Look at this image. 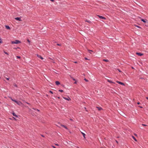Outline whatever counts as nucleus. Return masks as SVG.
Wrapping results in <instances>:
<instances>
[{
    "label": "nucleus",
    "instance_id": "f257e3e1",
    "mask_svg": "<svg viewBox=\"0 0 148 148\" xmlns=\"http://www.w3.org/2000/svg\"><path fill=\"white\" fill-rule=\"evenodd\" d=\"M21 42L19 40H15V41H12L11 42V43L12 44H18L20 43Z\"/></svg>",
    "mask_w": 148,
    "mask_h": 148
},
{
    "label": "nucleus",
    "instance_id": "f03ea898",
    "mask_svg": "<svg viewBox=\"0 0 148 148\" xmlns=\"http://www.w3.org/2000/svg\"><path fill=\"white\" fill-rule=\"evenodd\" d=\"M16 103H17L18 105L20 106H21V105L22 104V103L20 101H17Z\"/></svg>",
    "mask_w": 148,
    "mask_h": 148
},
{
    "label": "nucleus",
    "instance_id": "7ed1b4c3",
    "mask_svg": "<svg viewBox=\"0 0 148 148\" xmlns=\"http://www.w3.org/2000/svg\"><path fill=\"white\" fill-rule=\"evenodd\" d=\"M63 98L64 99H65L66 100L68 101H69L71 100V99H70V98H69V97H68L67 98H66V97H63Z\"/></svg>",
    "mask_w": 148,
    "mask_h": 148
},
{
    "label": "nucleus",
    "instance_id": "20e7f679",
    "mask_svg": "<svg viewBox=\"0 0 148 148\" xmlns=\"http://www.w3.org/2000/svg\"><path fill=\"white\" fill-rule=\"evenodd\" d=\"M98 17L102 19H106V18L105 17L100 15H98Z\"/></svg>",
    "mask_w": 148,
    "mask_h": 148
},
{
    "label": "nucleus",
    "instance_id": "39448f33",
    "mask_svg": "<svg viewBox=\"0 0 148 148\" xmlns=\"http://www.w3.org/2000/svg\"><path fill=\"white\" fill-rule=\"evenodd\" d=\"M15 19L18 20L19 21H22L21 17H16L15 18Z\"/></svg>",
    "mask_w": 148,
    "mask_h": 148
},
{
    "label": "nucleus",
    "instance_id": "423d86ee",
    "mask_svg": "<svg viewBox=\"0 0 148 148\" xmlns=\"http://www.w3.org/2000/svg\"><path fill=\"white\" fill-rule=\"evenodd\" d=\"M37 56L38 58L41 59L42 60H43V57H42L41 56L39 55L38 54H37Z\"/></svg>",
    "mask_w": 148,
    "mask_h": 148
},
{
    "label": "nucleus",
    "instance_id": "0eeeda50",
    "mask_svg": "<svg viewBox=\"0 0 148 148\" xmlns=\"http://www.w3.org/2000/svg\"><path fill=\"white\" fill-rule=\"evenodd\" d=\"M136 54L138 56H141L143 55V54L140 53H136Z\"/></svg>",
    "mask_w": 148,
    "mask_h": 148
},
{
    "label": "nucleus",
    "instance_id": "6e6552de",
    "mask_svg": "<svg viewBox=\"0 0 148 148\" xmlns=\"http://www.w3.org/2000/svg\"><path fill=\"white\" fill-rule=\"evenodd\" d=\"M116 82L117 83H118L119 84H121L122 85H124V84L123 83L121 82H119V81H117Z\"/></svg>",
    "mask_w": 148,
    "mask_h": 148
},
{
    "label": "nucleus",
    "instance_id": "1a4fd4ad",
    "mask_svg": "<svg viewBox=\"0 0 148 148\" xmlns=\"http://www.w3.org/2000/svg\"><path fill=\"white\" fill-rule=\"evenodd\" d=\"M55 83H56V84L57 85H59V84H60V83L58 81H56L55 82Z\"/></svg>",
    "mask_w": 148,
    "mask_h": 148
},
{
    "label": "nucleus",
    "instance_id": "9d476101",
    "mask_svg": "<svg viewBox=\"0 0 148 148\" xmlns=\"http://www.w3.org/2000/svg\"><path fill=\"white\" fill-rule=\"evenodd\" d=\"M12 114L14 116L16 117H18V116L16 115L14 112H13Z\"/></svg>",
    "mask_w": 148,
    "mask_h": 148
},
{
    "label": "nucleus",
    "instance_id": "9b49d317",
    "mask_svg": "<svg viewBox=\"0 0 148 148\" xmlns=\"http://www.w3.org/2000/svg\"><path fill=\"white\" fill-rule=\"evenodd\" d=\"M5 27L7 29H10V27L8 25H5Z\"/></svg>",
    "mask_w": 148,
    "mask_h": 148
},
{
    "label": "nucleus",
    "instance_id": "f8f14e48",
    "mask_svg": "<svg viewBox=\"0 0 148 148\" xmlns=\"http://www.w3.org/2000/svg\"><path fill=\"white\" fill-rule=\"evenodd\" d=\"M81 133L83 135L84 138L85 139L86 138V137H85L86 134L84 133L83 132H81Z\"/></svg>",
    "mask_w": 148,
    "mask_h": 148
},
{
    "label": "nucleus",
    "instance_id": "ddd939ff",
    "mask_svg": "<svg viewBox=\"0 0 148 148\" xmlns=\"http://www.w3.org/2000/svg\"><path fill=\"white\" fill-rule=\"evenodd\" d=\"M107 81L108 82H110V83H114V84L115 83L114 82H113L112 81H111L110 80H109V79H108L107 80Z\"/></svg>",
    "mask_w": 148,
    "mask_h": 148
},
{
    "label": "nucleus",
    "instance_id": "4468645a",
    "mask_svg": "<svg viewBox=\"0 0 148 148\" xmlns=\"http://www.w3.org/2000/svg\"><path fill=\"white\" fill-rule=\"evenodd\" d=\"M97 108L99 110H101L102 109V108L101 107H97Z\"/></svg>",
    "mask_w": 148,
    "mask_h": 148
},
{
    "label": "nucleus",
    "instance_id": "2eb2a0df",
    "mask_svg": "<svg viewBox=\"0 0 148 148\" xmlns=\"http://www.w3.org/2000/svg\"><path fill=\"white\" fill-rule=\"evenodd\" d=\"M141 21H143V22L144 23H145L146 22V21L145 20H144L143 19H141Z\"/></svg>",
    "mask_w": 148,
    "mask_h": 148
},
{
    "label": "nucleus",
    "instance_id": "dca6fc26",
    "mask_svg": "<svg viewBox=\"0 0 148 148\" xmlns=\"http://www.w3.org/2000/svg\"><path fill=\"white\" fill-rule=\"evenodd\" d=\"M61 126H62V127H64V128H65L66 129H68V128H67V127H66L64 125H61Z\"/></svg>",
    "mask_w": 148,
    "mask_h": 148
},
{
    "label": "nucleus",
    "instance_id": "f3484780",
    "mask_svg": "<svg viewBox=\"0 0 148 148\" xmlns=\"http://www.w3.org/2000/svg\"><path fill=\"white\" fill-rule=\"evenodd\" d=\"M132 137L135 141H137L136 139L135 138L134 136H132Z\"/></svg>",
    "mask_w": 148,
    "mask_h": 148
},
{
    "label": "nucleus",
    "instance_id": "a211bd4d",
    "mask_svg": "<svg viewBox=\"0 0 148 148\" xmlns=\"http://www.w3.org/2000/svg\"><path fill=\"white\" fill-rule=\"evenodd\" d=\"M58 91L62 92H63V90H59Z\"/></svg>",
    "mask_w": 148,
    "mask_h": 148
},
{
    "label": "nucleus",
    "instance_id": "6ab92c4d",
    "mask_svg": "<svg viewBox=\"0 0 148 148\" xmlns=\"http://www.w3.org/2000/svg\"><path fill=\"white\" fill-rule=\"evenodd\" d=\"M103 61H106V62H108L109 61L108 60H106V59H103Z\"/></svg>",
    "mask_w": 148,
    "mask_h": 148
},
{
    "label": "nucleus",
    "instance_id": "aec40b11",
    "mask_svg": "<svg viewBox=\"0 0 148 148\" xmlns=\"http://www.w3.org/2000/svg\"><path fill=\"white\" fill-rule=\"evenodd\" d=\"M88 51L90 53H91V52H92V50H88Z\"/></svg>",
    "mask_w": 148,
    "mask_h": 148
},
{
    "label": "nucleus",
    "instance_id": "412c9836",
    "mask_svg": "<svg viewBox=\"0 0 148 148\" xmlns=\"http://www.w3.org/2000/svg\"><path fill=\"white\" fill-rule=\"evenodd\" d=\"M12 101L14 102H15L16 103V102H17V101L15 100H14V99H13V100H12Z\"/></svg>",
    "mask_w": 148,
    "mask_h": 148
},
{
    "label": "nucleus",
    "instance_id": "4be33fe9",
    "mask_svg": "<svg viewBox=\"0 0 148 148\" xmlns=\"http://www.w3.org/2000/svg\"><path fill=\"white\" fill-rule=\"evenodd\" d=\"M84 80H85L86 82H88V81L87 79L86 78H84Z\"/></svg>",
    "mask_w": 148,
    "mask_h": 148
},
{
    "label": "nucleus",
    "instance_id": "5701e85b",
    "mask_svg": "<svg viewBox=\"0 0 148 148\" xmlns=\"http://www.w3.org/2000/svg\"><path fill=\"white\" fill-rule=\"evenodd\" d=\"M17 58H20L21 57L20 56H16Z\"/></svg>",
    "mask_w": 148,
    "mask_h": 148
},
{
    "label": "nucleus",
    "instance_id": "b1692460",
    "mask_svg": "<svg viewBox=\"0 0 148 148\" xmlns=\"http://www.w3.org/2000/svg\"><path fill=\"white\" fill-rule=\"evenodd\" d=\"M49 92L51 94H53V92L51 90H50L49 91Z\"/></svg>",
    "mask_w": 148,
    "mask_h": 148
},
{
    "label": "nucleus",
    "instance_id": "393cba45",
    "mask_svg": "<svg viewBox=\"0 0 148 148\" xmlns=\"http://www.w3.org/2000/svg\"><path fill=\"white\" fill-rule=\"evenodd\" d=\"M4 53L5 54H6L7 55H9L8 53L6 52H4Z\"/></svg>",
    "mask_w": 148,
    "mask_h": 148
},
{
    "label": "nucleus",
    "instance_id": "a878e982",
    "mask_svg": "<svg viewBox=\"0 0 148 148\" xmlns=\"http://www.w3.org/2000/svg\"><path fill=\"white\" fill-rule=\"evenodd\" d=\"M14 86H15L16 87H17V85L16 84H14Z\"/></svg>",
    "mask_w": 148,
    "mask_h": 148
},
{
    "label": "nucleus",
    "instance_id": "bb28decb",
    "mask_svg": "<svg viewBox=\"0 0 148 148\" xmlns=\"http://www.w3.org/2000/svg\"><path fill=\"white\" fill-rule=\"evenodd\" d=\"M117 70L119 71L120 72H121V71L119 69H117Z\"/></svg>",
    "mask_w": 148,
    "mask_h": 148
},
{
    "label": "nucleus",
    "instance_id": "cd10ccee",
    "mask_svg": "<svg viewBox=\"0 0 148 148\" xmlns=\"http://www.w3.org/2000/svg\"><path fill=\"white\" fill-rule=\"evenodd\" d=\"M86 22H88L89 23H91V22L90 21H88L86 20Z\"/></svg>",
    "mask_w": 148,
    "mask_h": 148
},
{
    "label": "nucleus",
    "instance_id": "c85d7f7f",
    "mask_svg": "<svg viewBox=\"0 0 148 148\" xmlns=\"http://www.w3.org/2000/svg\"><path fill=\"white\" fill-rule=\"evenodd\" d=\"M6 79L8 80H9L10 78L9 77L8 78H5Z\"/></svg>",
    "mask_w": 148,
    "mask_h": 148
},
{
    "label": "nucleus",
    "instance_id": "c756f323",
    "mask_svg": "<svg viewBox=\"0 0 148 148\" xmlns=\"http://www.w3.org/2000/svg\"><path fill=\"white\" fill-rule=\"evenodd\" d=\"M142 125H143V126H147V125H145V124H142Z\"/></svg>",
    "mask_w": 148,
    "mask_h": 148
},
{
    "label": "nucleus",
    "instance_id": "7c9ffc66",
    "mask_svg": "<svg viewBox=\"0 0 148 148\" xmlns=\"http://www.w3.org/2000/svg\"><path fill=\"white\" fill-rule=\"evenodd\" d=\"M84 59L86 60H88V59L87 58H85Z\"/></svg>",
    "mask_w": 148,
    "mask_h": 148
},
{
    "label": "nucleus",
    "instance_id": "2f4dec72",
    "mask_svg": "<svg viewBox=\"0 0 148 148\" xmlns=\"http://www.w3.org/2000/svg\"><path fill=\"white\" fill-rule=\"evenodd\" d=\"M77 83V82L76 80L75 81V82L74 83V84H76Z\"/></svg>",
    "mask_w": 148,
    "mask_h": 148
},
{
    "label": "nucleus",
    "instance_id": "473e14b6",
    "mask_svg": "<svg viewBox=\"0 0 148 148\" xmlns=\"http://www.w3.org/2000/svg\"><path fill=\"white\" fill-rule=\"evenodd\" d=\"M52 147L53 148H56L54 146L52 145Z\"/></svg>",
    "mask_w": 148,
    "mask_h": 148
},
{
    "label": "nucleus",
    "instance_id": "72a5a7b5",
    "mask_svg": "<svg viewBox=\"0 0 148 148\" xmlns=\"http://www.w3.org/2000/svg\"><path fill=\"white\" fill-rule=\"evenodd\" d=\"M27 41L29 42H30V41L29 40V39H27Z\"/></svg>",
    "mask_w": 148,
    "mask_h": 148
},
{
    "label": "nucleus",
    "instance_id": "f704fd0d",
    "mask_svg": "<svg viewBox=\"0 0 148 148\" xmlns=\"http://www.w3.org/2000/svg\"><path fill=\"white\" fill-rule=\"evenodd\" d=\"M17 48H20L19 47H17V48H14V49H17Z\"/></svg>",
    "mask_w": 148,
    "mask_h": 148
},
{
    "label": "nucleus",
    "instance_id": "c9c22d12",
    "mask_svg": "<svg viewBox=\"0 0 148 148\" xmlns=\"http://www.w3.org/2000/svg\"><path fill=\"white\" fill-rule=\"evenodd\" d=\"M57 45L58 46H61V45L59 44H57Z\"/></svg>",
    "mask_w": 148,
    "mask_h": 148
},
{
    "label": "nucleus",
    "instance_id": "e433bc0d",
    "mask_svg": "<svg viewBox=\"0 0 148 148\" xmlns=\"http://www.w3.org/2000/svg\"><path fill=\"white\" fill-rule=\"evenodd\" d=\"M74 81H75L76 80L75 79H74V78H73V79H72Z\"/></svg>",
    "mask_w": 148,
    "mask_h": 148
},
{
    "label": "nucleus",
    "instance_id": "4c0bfd02",
    "mask_svg": "<svg viewBox=\"0 0 148 148\" xmlns=\"http://www.w3.org/2000/svg\"><path fill=\"white\" fill-rule=\"evenodd\" d=\"M2 42V41L1 40V44Z\"/></svg>",
    "mask_w": 148,
    "mask_h": 148
},
{
    "label": "nucleus",
    "instance_id": "58836bf2",
    "mask_svg": "<svg viewBox=\"0 0 148 148\" xmlns=\"http://www.w3.org/2000/svg\"><path fill=\"white\" fill-rule=\"evenodd\" d=\"M74 62L75 63H77V61H75Z\"/></svg>",
    "mask_w": 148,
    "mask_h": 148
},
{
    "label": "nucleus",
    "instance_id": "ea45409f",
    "mask_svg": "<svg viewBox=\"0 0 148 148\" xmlns=\"http://www.w3.org/2000/svg\"><path fill=\"white\" fill-rule=\"evenodd\" d=\"M138 107H140V108H143V107H142L141 106H139Z\"/></svg>",
    "mask_w": 148,
    "mask_h": 148
},
{
    "label": "nucleus",
    "instance_id": "a19ab883",
    "mask_svg": "<svg viewBox=\"0 0 148 148\" xmlns=\"http://www.w3.org/2000/svg\"><path fill=\"white\" fill-rule=\"evenodd\" d=\"M136 26L138 28H140V26Z\"/></svg>",
    "mask_w": 148,
    "mask_h": 148
},
{
    "label": "nucleus",
    "instance_id": "79ce46f5",
    "mask_svg": "<svg viewBox=\"0 0 148 148\" xmlns=\"http://www.w3.org/2000/svg\"><path fill=\"white\" fill-rule=\"evenodd\" d=\"M137 103L138 104H139L140 103L139 102H138Z\"/></svg>",
    "mask_w": 148,
    "mask_h": 148
},
{
    "label": "nucleus",
    "instance_id": "37998d69",
    "mask_svg": "<svg viewBox=\"0 0 148 148\" xmlns=\"http://www.w3.org/2000/svg\"><path fill=\"white\" fill-rule=\"evenodd\" d=\"M50 1H51L52 2H53L54 1V0H50Z\"/></svg>",
    "mask_w": 148,
    "mask_h": 148
},
{
    "label": "nucleus",
    "instance_id": "c03bdc74",
    "mask_svg": "<svg viewBox=\"0 0 148 148\" xmlns=\"http://www.w3.org/2000/svg\"><path fill=\"white\" fill-rule=\"evenodd\" d=\"M10 99L12 101V100H13L14 99H12L11 97H10Z\"/></svg>",
    "mask_w": 148,
    "mask_h": 148
},
{
    "label": "nucleus",
    "instance_id": "a18cd8bd",
    "mask_svg": "<svg viewBox=\"0 0 148 148\" xmlns=\"http://www.w3.org/2000/svg\"><path fill=\"white\" fill-rule=\"evenodd\" d=\"M116 142L117 143H118V141H117V140H116Z\"/></svg>",
    "mask_w": 148,
    "mask_h": 148
},
{
    "label": "nucleus",
    "instance_id": "49530a36",
    "mask_svg": "<svg viewBox=\"0 0 148 148\" xmlns=\"http://www.w3.org/2000/svg\"><path fill=\"white\" fill-rule=\"evenodd\" d=\"M70 120L71 121H73V120L71 119H70Z\"/></svg>",
    "mask_w": 148,
    "mask_h": 148
},
{
    "label": "nucleus",
    "instance_id": "de8ad7c7",
    "mask_svg": "<svg viewBox=\"0 0 148 148\" xmlns=\"http://www.w3.org/2000/svg\"><path fill=\"white\" fill-rule=\"evenodd\" d=\"M36 110H37V111H39V110H38V109H36Z\"/></svg>",
    "mask_w": 148,
    "mask_h": 148
},
{
    "label": "nucleus",
    "instance_id": "09e8293b",
    "mask_svg": "<svg viewBox=\"0 0 148 148\" xmlns=\"http://www.w3.org/2000/svg\"><path fill=\"white\" fill-rule=\"evenodd\" d=\"M26 103L27 104H29V103H28V102H26Z\"/></svg>",
    "mask_w": 148,
    "mask_h": 148
},
{
    "label": "nucleus",
    "instance_id": "8fccbe9b",
    "mask_svg": "<svg viewBox=\"0 0 148 148\" xmlns=\"http://www.w3.org/2000/svg\"><path fill=\"white\" fill-rule=\"evenodd\" d=\"M71 78L73 79V77H72L71 76Z\"/></svg>",
    "mask_w": 148,
    "mask_h": 148
},
{
    "label": "nucleus",
    "instance_id": "3c124183",
    "mask_svg": "<svg viewBox=\"0 0 148 148\" xmlns=\"http://www.w3.org/2000/svg\"><path fill=\"white\" fill-rule=\"evenodd\" d=\"M71 78L73 79V77H72L71 76Z\"/></svg>",
    "mask_w": 148,
    "mask_h": 148
},
{
    "label": "nucleus",
    "instance_id": "603ef678",
    "mask_svg": "<svg viewBox=\"0 0 148 148\" xmlns=\"http://www.w3.org/2000/svg\"><path fill=\"white\" fill-rule=\"evenodd\" d=\"M146 98L147 99H148V97H146Z\"/></svg>",
    "mask_w": 148,
    "mask_h": 148
},
{
    "label": "nucleus",
    "instance_id": "864d4df0",
    "mask_svg": "<svg viewBox=\"0 0 148 148\" xmlns=\"http://www.w3.org/2000/svg\"><path fill=\"white\" fill-rule=\"evenodd\" d=\"M41 136H42V137H44V136L43 135H41Z\"/></svg>",
    "mask_w": 148,
    "mask_h": 148
},
{
    "label": "nucleus",
    "instance_id": "5fc2aeb1",
    "mask_svg": "<svg viewBox=\"0 0 148 148\" xmlns=\"http://www.w3.org/2000/svg\"><path fill=\"white\" fill-rule=\"evenodd\" d=\"M132 69H134V68L133 67H132Z\"/></svg>",
    "mask_w": 148,
    "mask_h": 148
},
{
    "label": "nucleus",
    "instance_id": "6e6d98bb",
    "mask_svg": "<svg viewBox=\"0 0 148 148\" xmlns=\"http://www.w3.org/2000/svg\"><path fill=\"white\" fill-rule=\"evenodd\" d=\"M58 99H60V97H58Z\"/></svg>",
    "mask_w": 148,
    "mask_h": 148
},
{
    "label": "nucleus",
    "instance_id": "4d7b16f0",
    "mask_svg": "<svg viewBox=\"0 0 148 148\" xmlns=\"http://www.w3.org/2000/svg\"><path fill=\"white\" fill-rule=\"evenodd\" d=\"M56 145H58V144H56Z\"/></svg>",
    "mask_w": 148,
    "mask_h": 148
},
{
    "label": "nucleus",
    "instance_id": "13d9d810",
    "mask_svg": "<svg viewBox=\"0 0 148 148\" xmlns=\"http://www.w3.org/2000/svg\"><path fill=\"white\" fill-rule=\"evenodd\" d=\"M14 119H15V118L14 117Z\"/></svg>",
    "mask_w": 148,
    "mask_h": 148
},
{
    "label": "nucleus",
    "instance_id": "bf43d9fd",
    "mask_svg": "<svg viewBox=\"0 0 148 148\" xmlns=\"http://www.w3.org/2000/svg\"><path fill=\"white\" fill-rule=\"evenodd\" d=\"M102 148H103V147H102Z\"/></svg>",
    "mask_w": 148,
    "mask_h": 148
}]
</instances>
